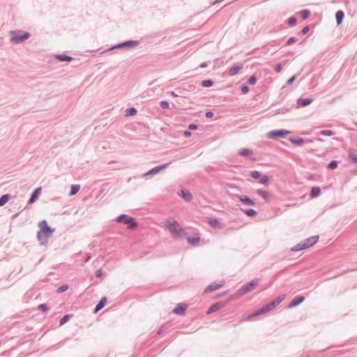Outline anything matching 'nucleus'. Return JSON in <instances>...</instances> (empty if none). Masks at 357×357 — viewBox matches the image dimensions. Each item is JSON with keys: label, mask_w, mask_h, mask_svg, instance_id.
Listing matches in <instances>:
<instances>
[{"label": "nucleus", "mask_w": 357, "mask_h": 357, "mask_svg": "<svg viewBox=\"0 0 357 357\" xmlns=\"http://www.w3.org/2000/svg\"><path fill=\"white\" fill-rule=\"evenodd\" d=\"M39 226L40 229L37 233V238L38 241L40 242L41 245L45 244V242L43 240V238H48L50 237L54 231L47 223L45 220H43L40 222Z\"/></svg>", "instance_id": "nucleus-1"}, {"label": "nucleus", "mask_w": 357, "mask_h": 357, "mask_svg": "<svg viewBox=\"0 0 357 357\" xmlns=\"http://www.w3.org/2000/svg\"><path fill=\"white\" fill-rule=\"evenodd\" d=\"M10 40L13 44L22 43L24 40L29 39L31 36L29 33L22 30L10 31Z\"/></svg>", "instance_id": "nucleus-2"}, {"label": "nucleus", "mask_w": 357, "mask_h": 357, "mask_svg": "<svg viewBox=\"0 0 357 357\" xmlns=\"http://www.w3.org/2000/svg\"><path fill=\"white\" fill-rule=\"evenodd\" d=\"M166 226L172 235L177 237H183L185 234L184 229L181 227L176 220L172 222L168 221Z\"/></svg>", "instance_id": "nucleus-3"}, {"label": "nucleus", "mask_w": 357, "mask_h": 357, "mask_svg": "<svg viewBox=\"0 0 357 357\" xmlns=\"http://www.w3.org/2000/svg\"><path fill=\"white\" fill-rule=\"evenodd\" d=\"M139 44V40H126L125 42L119 43L116 45H114V46L111 47L110 48H109L108 50L103 51V52H109V51H111L113 50H116V49H130V48H133V47L137 46Z\"/></svg>", "instance_id": "nucleus-4"}, {"label": "nucleus", "mask_w": 357, "mask_h": 357, "mask_svg": "<svg viewBox=\"0 0 357 357\" xmlns=\"http://www.w3.org/2000/svg\"><path fill=\"white\" fill-rule=\"evenodd\" d=\"M259 283V279H255L248 282L238 290L240 295H244L254 289Z\"/></svg>", "instance_id": "nucleus-5"}, {"label": "nucleus", "mask_w": 357, "mask_h": 357, "mask_svg": "<svg viewBox=\"0 0 357 357\" xmlns=\"http://www.w3.org/2000/svg\"><path fill=\"white\" fill-rule=\"evenodd\" d=\"M122 219H127L126 225H128V229H134L137 227V222L134 218L130 217L126 214L120 215L117 218L116 221H121Z\"/></svg>", "instance_id": "nucleus-6"}, {"label": "nucleus", "mask_w": 357, "mask_h": 357, "mask_svg": "<svg viewBox=\"0 0 357 357\" xmlns=\"http://www.w3.org/2000/svg\"><path fill=\"white\" fill-rule=\"evenodd\" d=\"M122 219H127L126 225H128V229H134L137 227V222L134 218L130 217L126 214L120 215L117 218L116 221H121Z\"/></svg>", "instance_id": "nucleus-7"}, {"label": "nucleus", "mask_w": 357, "mask_h": 357, "mask_svg": "<svg viewBox=\"0 0 357 357\" xmlns=\"http://www.w3.org/2000/svg\"><path fill=\"white\" fill-rule=\"evenodd\" d=\"M168 165H169V163H165L163 165L156 166V167L152 168L151 169H150L149 171H148L147 172L144 173L142 175V176L148 177V176H154V175L158 174L159 172H160L161 171L164 170Z\"/></svg>", "instance_id": "nucleus-8"}, {"label": "nucleus", "mask_w": 357, "mask_h": 357, "mask_svg": "<svg viewBox=\"0 0 357 357\" xmlns=\"http://www.w3.org/2000/svg\"><path fill=\"white\" fill-rule=\"evenodd\" d=\"M290 132L287 130L280 129V130H273L268 133V137L271 139H276L278 137H284L287 135H288Z\"/></svg>", "instance_id": "nucleus-9"}, {"label": "nucleus", "mask_w": 357, "mask_h": 357, "mask_svg": "<svg viewBox=\"0 0 357 357\" xmlns=\"http://www.w3.org/2000/svg\"><path fill=\"white\" fill-rule=\"evenodd\" d=\"M270 310H271V309L269 307L268 304L265 305L263 307H261L260 309H259L257 310H255L252 314H250L248 316V319H250L252 317H255L259 316L260 314H265V313L269 312Z\"/></svg>", "instance_id": "nucleus-10"}, {"label": "nucleus", "mask_w": 357, "mask_h": 357, "mask_svg": "<svg viewBox=\"0 0 357 357\" xmlns=\"http://www.w3.org/2000/svg\"><path fill=\"white\" fill-rule=\"evenodd\" d=\"M236 197L239 199L241 203L248 206H253L255 205V202L253 199L245 195H237Z\"/></svg>", "instance_id": "nucleus-11"}, {"label": "nucleus", "mask_w": 357, "mask_h": 357, "mask_svg": "<svg viewBox=\"0 0 357 357\" xmlns=\"http://www.w3.org/2000/svg\"><path fill=\"white\" fill-rule=\"evenodd\" d=\"M225 282L223 280L220 281V283L213 282L210 284L204 291V294H208L215 290L221 288L224 285Z\"/></svg>", "instance_id": "nucleus-12"}, {"label": "nucleus", "mask_w": 357, "mask_h": 357, "mask_svg": "<svg viewBox=\"0 0 357 357\" xmlns=\"http://www.w3.org/2000/svg\"><path fill=\"white\" fill-rule=\"evenodd\" d=\"M305 299V297L303 296H295L289 303L288 307L293 308L298 305H300Z\"/></svg>", "instance_id": "nucleus-13"}, {"label": "nucleus", "mask_w": 357, "mask_h": 357, "mask_svg": "<svg viewBox=\"0 0 357 357\" xmlns=\"http://www.w3.org/2000/svg\"><path fill=\"white\" fill-rule=\"evenodd\" d=\"M187 305L183 303H178L175 308L173 310L174 314L178 315H184L187 309Z\"/></svg>", "instance_id": "nucleus-14"}, {"label": "nucleus", "mask_w": 357, "mask_h": 357, "mask_svg": "<svg viewBox=\"0 0 357 357\" xmlns=\"http://www.w3.org/2000/svg\"><path fill=\"white\" fill-rule=\"evenodd\" d=\"M41 192V188H36L33 192L31 193L30 198L28 201L29 204L34 203L38 199Z\"/></svg>", "instance_id": "nucleus-15"}, {"label": "nucleus", "mask_w": 357, "mask_h": 357, "mask_svg": "<svg viewBox=\"0 0 357 357\" xmlns=\"http://www.w3.org/2000/svg\"><path fill=\"white\" fill-rule=\"evenodd\" d=\"M319 236H314L305 239L303 243L306 245V248H310L314 245L318 241Z\"/></svg>", "instance_id": "nucleus-16"}, {"label": "nucleus", "mask_w": 357, "mask_h": 357, "mask_svg": "<svg viewBox=\"0 0 357 357\" xmlns=\"http://www.w3.org/2000/svg\"><path fill=\"white\" fill-rule=\"evenodd\" d=\"M243 68V65L241 63H236L228 71V75L229 76H234L236 75L240 70Z\"/></svg>", "instance_id": "nucleus-17"}, {"label": "nucleus", "mask_w": 357, "mask_h": 357, "mask_svg": "<svg viewBox=\"0 0 357 357\" xmlns=\"http://www.w3.org/2000/svg\"><path fill=\"white\" fill-rule=\"evenodd\" d=\"M313 102L312 98H300L297 100V104L301 107H305L310 105Z\"/></svg>", "instance_id": "nucleus-18"}, {"label": "nucleus", "mask_w": 357, "mask_h": 357, "mask_svg": "<svg viewBox=\"0 0 357 357\" xmlns=\"http://www.w3.org/2000/svg\"><path fill=\"white\" fill-rule=\"evenodd\" d=\"M178 195L183 198L185 200L190 202L192 199V195L188 190H181Z\"/></svg>", "instance_id": "nucleus-19"}, {"label": "nucleus", "mask_w": 357, "mask_h": 357, "mask_svg": "<svg viewBox=\"0 0 357 357\" xmlns=\"http://www.w3.org/2000/svg\"><path fill=\"white\" fill-rule=\"evenodd\" d=\"M208 223L213 228H221L220 222L215 218H208Z\"/></svg>", "instance_id": "nucleus-20"}, {"label": "nucleus", "mask_w": 357, "mask_h": 357, "mask_svg": "<svg viewBox=\"0 0 357 357\" xmlns=\"http://www.w3.org/2000/svg\"><path fill=\"white\" fill-rule=\"evenodd\" d=\"M289 141L294 145L296 146H302L307 141H305L304 139L297 137H291L289 139Z\"/></svg>", "instance_id": "nucleus-21"}, {"label": "nucleus", "mask_w": 357, "mask_h": 357, "mask_svg": "<svg viewBox=\"0 0 357 357\" xmlns=\"http://www.w3.org/2000/svg\"><path fill=\"white\" fill-rule=\"evenodd\" d=\"M284 299L283 296H278L274 300L271 301L268 304L269 307L271 310L275 308L277 305H278Z\"/></svg>", "instance_id": "nucleus-22"}, {"label": "nucleus", "mask_w": 357, "mask_h": 357, "mask_svg": "<svg viewBox=\"0 0 357 357\" xmlns=\"http://www.w3.org/2000/svg\"><path fill=\"white\" fill-rule=\"evenodd\" d=\"M107 302V298L103 297L100 299V301L98 303V304L96 305L94 308V312H98L99 310H100L102 308L104 307Z\"/></svg>", "instance_id": "nucleus-23"}, {"label": "nucleus", "mask_w": 357, "mask_h": 357, "mask_svg": "<svg viewBox=\"0 0 357 357\" xmlns=\"http://www.w3.org/2000/svg\"><path fill=\"white\" fill-rule=\"evenodd\" d=\"M344 17V13L339 10L335 13L336 22L337 25H340L342 23L343 19Z\"/></svg>", "instance_id": "nucleus-24"}, {"label": "nucleus", "mask_w": 357, "mask_h": 357, "mask_svg": "<svg viewBox=\"0 0 357 357\" xmlns=\"http://www.w3.org/2000/svg\"><path fill=\"white\" fill-rule=\"evenodd\" d=\"M222 304L220 303H215L213 304L207 310V314L213 313L220 309Z\"/></svg>", "instance_id": "nucleus-25"}, {"label": "nucleus", "mask_w": 357, "mask_h": 357, "mask_svg": "<svg viewBox=\"0 0 357 357\" xmlns=\"http://www.w3.org/2000/svg\"><path fill=\"white\" fill-rule=\"evenodd\" d=\"M55 57L59 61H71L73 59V57L66 54H56Z\"/></svg>", "instance_id": "nucleus-26"}, {"label": "nucleus", "mask_w": 357, "mask_h": 357, "mask_svg": "<svg viewBox=\"0 0 357 357\" xmlns=\"http://www.w3.org/2000/svg\"><path fill=\"white\" fill-rule=\"evenodd\" d=\"M305 249H307L306 245L303 242H301V243H298V244H296L295 246H294L291 249V250L292 252H298V251H301Z\"/></svg>", "instance_id": "nucleus-27"}, {"label": "nucleus", "mask_w": 357, "mask_h": 357, "mask_svg": "<svg viewBox=\"0 0 357 357\" xmlns=\"http://www.w3.org/2000/svg\"><path fill=\"white\" fill-rule=\"evenodd\" d=\"M321 194V189L319 187H313L311 189L310 197L312 198L317 197Z\"/></svg>", "instance_id": "nucleus-28"}, {"label": "nucleus", "mask_w": 357, "mask_h": 357, "mask_svg": "<svg viewBox=\"0 0 357 357\" xmlns=\"http://www.w3.org/2000/svg\"><path fill=\"white\" fill-rule=\"evenodd\" d=\"M10 199V195L5 194L0 197V206H4Z\"/></svg>", "instance_id": "nucleus-29"}, {"label": "nucleus", "mask_w": 357, "mask_h": 357, "mask_svg": "<svg viewBox=\"0 0 357 357\" xmlns=\"http://www.w3.org/2000/svg\"><path fill=\"white\" fill-rule=\"evenodd\" d=\"M257 193L265 200H267L270 197L268 192L262 189L257 190Z\"/></svg>", "instance_id": "nucleus-30"}, {"label": "nucleus", "mask_w": 357, "mask_h": 357, "mask_svg": "<svg viewBox=\"0 0 357 357\" xmlns=\"http://www.w3.org/2000/svg\"><path fill=\"white\" fill-rule=\"evenodd\" d=\"M79 189H80L79 185L75 184V185H71L69 195L73 196V195H76Z\"/></svg>", "instance_id": "nucleus-31"}, {"label": "nucleus", "mask_w": 357, "mask_h": 357, "mask_svg": "<svg viewBox=\"0 0 357 357\" xmlns=\"http://www.w3.org/2000/svg\"><path fill=\"white\" fill-rule=\"evenodd\" d=\"M349 160L352 164L357 162V155L352 151H349Z\"/></svg>", "instance_id": "nucleus-32"}, {"label": "nucleus", "mask_w": 357, "mask_h": 357, "mask_svg": "<svg viewBox=\"0 0 357 357\" xmlns=\"http://www.w3.org/2000/svg\"><path fill=\"white\" fill-rule=\"evenodd\" d=\"M243 213L249 217H255L257 215V212L252 208L243 210Z\"/></svg>", "instance_id": "nucleus-33"}, {"label": "nucleus", "mask_w": 357, "mask_h": 357, "mask_svg": "<svg viewBox=\"0 0 357 357\" xmlns=\"http://www.w3.org/2000/svg\"><path fill=\"white\" fill-rule=\"evenodd\" d=\"M187 241H188V243L191 245H197V244H198V243L199 241V238L189 236L187 238Z\"/></svg>", "instance_id": "nucleus-34"}, {"label": "nucleus", "mask_w": 357, "mask_h": 357, "mask_svg": "<svg viewBox=\"0 0 357 357\" xmlns=\"http://www.w3.org/2000/svg\"><path fill=\"white\" fill-rule=\"evenodd\" d=\"M319 135H324V136H332L335 134L334 132L330 130H322L318 132Z\"/></svg>", "instance_id": "nucleus-35"}, {"label": "nucleus", "mask_w": 357, "mask_h": 357, "mask_svg": "<svg viewBox=\"0 0 357 357\" xmlns=\"http://www.w3.org/2000/svg\"><path fill=\"white\" fill-rule=\"evenodd\" d=\"M239 153L243 156H250L252 154V151L248 149H243Z\"/></svg>", "instance_id": "nucleus-36"}, {"label": "nucleus", "mask_w": 357, "mask_h": 357, "mask_svg": "<svg viewBox=\"0 0 357 357\" xmlns=\"http://www.w3.org/2000/svg\"><path fill=\"white\" fill-rule=\"evenodd\" d=\"M250 176L254 179H259L261 178V173L259 171L254 170L250 172Z\"/></svg>", "instance_id": "nucleus-37"}, {"label": "nucleus", "mask_w": 357, "mask_h": 357, "mask_svg": "<svg viewBox=\"0 0 357 357\" xmlns=\"http://www.w3.org/2000/svg\"><path fill=\"white\" fill-rule=\"evenodd\" d=\"M301 18L303 20H307L310 15V11L309 10H303L301 12Z\"/></svg>", "instance_id": "nucleus-38"}, {"label": "nucleus", "mask_w": 357, "mask_h": 357, "mask_svg": "<svg viewBox=\"0 0 357 357\" xmlns=\"http://www.w3.org/2000/svg\"><path fill=\"white\" fill-rule=\"evenodd\" d=\"M296 22H297V19L294 16H292L287 20V24L290 26H294L296 24Z\"/></svg>", "instance_id": "nucleus-39"}, {"label": "nucleus", "mask_w": 357, "mask_h": 357, "mask_svg": "<svg viewBox=\"0 0 357 357\" xmlns=\"http://www.w3.org/2000/svg\"><path fill=\"white\" fill-rule=\"evenodd\" d=\"M137 114V109L135 107H130L126 109V116H134Z\"/></svg>", "instance_id": "nucleus-40"}, {"label": "nucleus", "mask_w": 357, "mask_h": 357, "mask_svg": "<svg viewBox=\"0 0 357 357\" xmlns=\"http://www.w3.org/2000/svg\"><path fill=\"white\" fill-rule=\"evenodd\" d=\"M213 82L211 79H205L202 81V86L204 87H210L213 86Z\"/></svg>", "instance_id": "nucleus-41"}, {"label": "nucleus", "mask_w": 357, "mask_h": 357, "mask_svg": "<svg viewBox=\"0 0 357 357\" xmlns=\"http://www.w3.org/2000/svg\"><path fill=\"white\" fill-rule=\"evenodd\" d=\"M338 165V162L337 160H332L328 165V168L330 169H335L337 168Z\"/></svg>", "instance_id": "nucleus-42"}, {"label": "nucleus", "mask_w": 357, "mask_h": 357, "mask_svg": "<svg viewBox=\"0 0 357 357\" xmlns=\"http://www.w3.org/2000/svg\"><path fill=\"white\" fill-rule=\"evenodd\" d=\"M269 181V177L266 175H261V178H260V180H259V183L261 184H264V185H266L268 183Z\"/></svg>", "instance_id": "nucleus-43"}, {"label": "nucleus", "mask_w": 357, "mask_h": 357, "mask_svg": "<svg viewBox=\"0 0 357 357\" xmlns=\"http://www.w3.org/2000/svg\"><path fill=\"white\" fill-rule=\"evenodd\" d=\"M68 284H63L61 286H60L57 289H56V292L60 294V293H63L64 291H66L68 289Z\"/></svg>", "instance_id": "nucleus-44"}, {"label": "nucleus", "mask_w": 357, "mask_h": 357, "mask_svg": "<svg viewBox=\"0 0 357 357\" xmlns=\"http://www.w3.org/2000/svg\"><path fill=\"white\" fill-rule=\"evenodd\" d=\"M160 106L162 109H168L169 107V104L167 101L166 100H162L160 101Z\"/></svg>", "instance_id": "nucleus-45"}, {"label": "nucleus", "mask_w": 357, "mask_h": 357, "mask_svg": "<svg viewBox=\"0 0 357 357\" xmlns=\"http://www.w3.org/2000/svg\"><path fill=\"white\" fill-rule=\"evenodd\" d=\"M257 81V78L255 75H252L249 77V79H248V83L250 84V85H254L256 84Z\"/></svg>", "instance_id": "nucleus-46"}, {"label": "nucleus", "mask_w": 357, "mask_h": 357, "mask_svg": "<svg viewBox=\"0 0 357 357\" xmlns=\"http://www.w3.org/2000/svg\"><path fill=\"white\" fill-rule=\"evenodd\" d=\"M298 40V39L295 37H291L288 39V40L286 43L287 45H291L293 43H296Z\"/></svg>", "instance_id": "nucleus-47"}, {"label": "nucleus", "mask_w": 357, "mask_h": 357, "mask_svg": "<svg viewBox=\"0 0 357 357\" xmlns=\"http://www.w3.org/2000/svg\"><path fill=\"white\" fill-rule=\"evenodd\" d=\"M68 319H69V315L68 314H66V315L63 316L60 319V325H63L64 324H66L68 321Z\"/></svg>", "instance_id": "nucleus-48"}, {"label": "nucleus", "mask_w": 357, "mask_h": 357, "mask_svg": "<svg viewBox=\"0 0 357 357\" xmlns=\"http://www.w3.org/2000/svg\"><path fill=\"white\" fill-rule=\"evenodd\" d=\"M38 309L43 312H45L48 310V307L46 303H43L38 305Z\"/></svg>", "instance_id": "nucleus-49"}, {"label": "nucleus", "mask_w": 357, "mask_h": 357, "mask_svg": "<svg viewBox=\"0 0 357 357\" xmlns=\"http://www.w3.org/2000/svg\"><path fill=\"white\" fill-rule=\"evenodd\" d=\"M296 79V75H294V76L291 77L287 81V85L291 84L295 79Z\"/></svg>", "instance_id": "nucleus-50"}, {"label": "nucleus", "mask_w": 357, "mask_h": 357, "mask_svg": "<svg viewBox=\"0 0 357 357\" xmlns=\"http://www.w3.org/2000/svg\"><path fill=\"white\" fill-rule=\"evenodd\" d=\"M274 70L276 72V73H280L281 70H282V65L281 63H278L274 67Z\"/></svg>", "instance_id": "nucleus-51"}, {"label": "nucleus", "mask_w": 357, "mask_h": 357, "mask_svg": "<svg viewBox=\"0 0 357 357\" xmlns=\"http://www.w3.org/2000/svg\"><path fill=\"white\" fill-rule=\"evenodd\" d=\"M250 91V88L247 85H243L241 86V91L243 93H247Z\"/></svg>", "instance_id": "nucleus-52"}, {"label": "nucleus", "mask_w": 357, "mask_h": 357, "mask_svg": "<svg viewBox=\"0 0 357 357\" xmlns=\"http://www.w3.org/2000/svg\"><path fill=\"white\" fill-rule=\"evenodd\" d=\"M309 31H310V27L308 26H306L304 28H303L301 33V34L305 35V34H307Z\"/></svg>", "instance_id": "nucleus-53"}, {"label": "nucleus", "mask_w": 357, "mask_h": 357, "mask_svg": "<svg viewBox=\"0 0 357 357\" xmlns=\"http://www.w3.org/2000/svg\"><path fill=\"white\" fill-rule=\"evenodd\" d=\"M197 128H198V126L195 123H191L188 126V129L192 130H197Z\"/></svg>", "instance_id": "nucleus-54"}, {"label": "nucleus", "mask_w": 357, "mask_h": 357, "mask_svg": "<svg viewBox=\"0 0 357 357\" xmlns=\"http://www.w3.org/2000/svg\"><path fill=\"white\" fill-rule=\"evenodd\" d=\"M206 118H212L213 116V112L212 111H207L205 114Z\"/></svg>", "instance_id": "nucleus-55"}, {"label": "nucleus", "mask_w": 357, "mask_h": 357, "mask_svg": "<svg viewBox=\"0 0 357 357\" xmlns=\"http://www.w3.org/2000/svg\"><path fill=\"white\" fill-rule=\"evenodd\" d=\"M102 271L100 269L96 270V272H95V275L97 278H100L102 275Z\"/></svg>", "instance_id": "nucleus-56"}, {"label": "nucleus", "mask_w": 357, "mask_h": 357, "mask_svg": "<svg viewBox=\"0 0 357 357\" xmlns=\"http://www.w3.org/2000/svg\"><path fill=\"white\" fill-rule=\"evenodd\" d=\"M183 135H184L185 137H190V136H191V132H190V131H189V130H185V131L183 132Z\"/></svg>", "instance_id": "nucleus-57"}, {"label": "nucleus", "mask_w": 357, "mask_h": 357, "mask_svg": "<svg viewBox=\"0 0 357 357\" xmlns=\"http://www.w3.org/2000/svg\"><path fill=\"white\" fill-rule=\"evenodd\" d=\"M208 66V64L206 62H203L199 65V67L202 68H206Z\"/></svg>", "instance_id": "nucleus-58"}, {"label": "nucleus", "mask_w": 357, "mask_h": 357, "mask_svg": "<svg viewBox=\"0 0 357 357\" xmlns=\"http://www.w3.org/2000/svg\"><path fill=\"white\" fill-rule=\"evenodd\" d=\"M171 95L173 96V97H177L178 95L174 92V91H172L171 92Z\"/></svg>", "instance_id": "nucleus-59"}, {"label": "nucleus", "mask_w": 357, "mask_h": 357, "mask_svg": "<svg viewBox=\"0 0 357 357\" xmlns=\"http://www.w3.org/2000/svg\"><path fill=\"white\" fill-rule=\"evenodd\" d=\"M127 220V219H122L121 221H116L117 222H122L123 224L126 225V221Z\"/></svg>", "instance_id": "nucleus-60"}, {"label": "nucleus", "mask_w": 357, "mask_h": 357, "mask_svg": "<svg viewBox=\"0 0 357 357\" xmlns=\"http://www.w3.org/2000/svg\"><path fill=\"white\" fill-rule=\"evenodd\" d=\"M163 333V330L162 328H160L158 331V334L160 335Z\"/></svg>", "instance_id": "nucleus-61"}, {"label": "nucleus", "mask_w": 357, "mask_h": 357, "mask_svg": "<svg viewBox=\"0 0 357 357\" xmlns=\"http://www.w3.org/2000/svg\"><path fill=\"white\" fill-rule=\"evenodd\" d=\"M17 215H18V213H16V214L13 215V218H16Z\"/></svg>", "instance_id": "nucleus-62"}, {"label": "nucleus", "mask_w": 357, "mask_h": 357, "mask_svg": "<svg viewBox=\"0 0 357 357\" xmlns=\"http://www.w3.org/2000/svg\"><path fill=\"white\" fill-rule=\"evenodd\" d=\"M89 257H86V261H88L89 259Z\"/></svg>", "instance_id": "nucleus-63"}]
</instances>
